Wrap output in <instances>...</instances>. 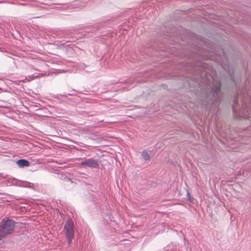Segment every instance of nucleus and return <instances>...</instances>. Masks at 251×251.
Here are the masks:
<instances>
[{"label": "nucleus", "instance_id": "obj_1", "mask_svg": "<svg viewBox=\"0 0 251 251\" xmlns=\"http://www.w3.org/2000/svg\"><path fill=\"white\" fill-rule=\"evenodd\" d=\"M245 90L235 96L232 110L236 119H248L251 122V81L248 78Z\"/></svg>", "mask_w": 251, "mask_h": 251}, {"label": "nucleus", "instance_id": "obj_2", "mask_svg": "<svg viewBox=\"0 0 251 251\" xmlns=\"http://www.w3.org/2000/svg\"><path fill=\"white\" fill-rule=\"evenodd\" d=\"M221 86V82L219 80H213L211 85H206L204 88L205 97L202 100V104L208 113L213 110L214 113L220 104L222 96Z\"/></svg>", "mask_w": 251, "mask_h": 251}, {"label": "nucleus", "instance_id": "obj_3", "mask_svg": "<svg viewBox=\"0 0 251 251\" xmlns=\"http://www.w3.org/2000/svg\"><path fill=\"white\" fill-rule=\"evenodd\" d=\"M15 226V221L9 218H3L0 223V228L5 236L11 234L14 230Z\"/></svg>", "mask_w": 251, "mask_h": 251}, {"label": "nucleus", "instance_id": "obj_4", "mask_svg": "<svg viewBox=\"0 0 251 251\" xmlns=\"http://www.w3.org/2000/svg\"><path fill=\"white\" fill-rule=\"evenodd\" d=\"M63 230L67 240L68 245L71 243L75 235V226L71 219L68 220L64 224Z\"/></svg>", "mask_w": 251, "mask_h": 251}, {"label": "nucleus", "instance_id": "obj_5", "mask_svg": "<svg viewBox=\"0 0 251 251\" xmlns=\"http://www.w3.org/2000/svg\"><path fill=\"white\" fill-rule=\"evenodd\" d=\"M80 165L83 167H88L91 168H98L100 166V162L94 158L86 159L80 163Z\"/></svg>", "mask_w": 251, "mask_h": 251}, {"label": "nucleus", "instance_id": "obj_6", "mask_svg": "<svg viewBox=\"0 0 251 251\" xmlns=\"http://www.w3.org/2000/svg\"><path fill=\"white\" fill-rule=\"evenodd\" d=\"M42 76V75H41L38 73H34L31 75H29L25 78L24 80H21L22 82H25V81H30L35 78H38Z\"/></svg>", "mask_w": 251, "mask_h": 251}, {"label": "nucleus", "instance_id": "obj_7", "mask_svg": "<svg viewBox=\"0 0 251 251\" xmlns=\"http://www.w3.org/2000/svg\"><path fill=\"white\" fill-rule=\"evenodd\" d=\"M16 163L18 166L21 168L28 166L29 165V162L24 159H19L17 160Z\"/></svg>", "mask_w": 251, "mask_h": 251}, {"label": "nucleus", "instance_id": "obj_8", "mask_svg": "<svg viewBox=\"0 0 251 251\" xmlns=\"http://www.w3.org/2000/svg\"><path fill=\"white\" fill-rule=\"evenodd\" d=\"M142 158L146 161L149 160L151 159L150 156L146 151H143L141 152Z\"/></svg>", "mask_w": 251, "mask_h": 251}]
</instances>
